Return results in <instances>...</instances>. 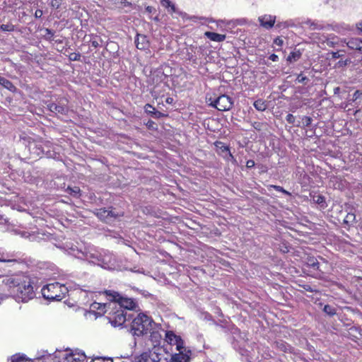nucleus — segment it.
Returning <instances> with one entry per match:
<instances>
[{"mask_svg":"<svg viewBox=\"0 0 362 362\" xmlns=\"http://www.w3.org/2000/svg\"><path fill=\"white\" fill-rule=\"evenodd\" d=\"M3 284L9 294L18 301L27 302L35 296L30 279L21 280L19 278L7 276L4 279Z\"/></svg>","mask_w":362,"mask_h":362,"instance_id":"nucleus-1","label":"nucleus"},{"mask_svg":"<svg viewBox=\"0 0 362 362\" xmlns=\"http://www.w3.org/2000/svg\"><path fill=\"white\" fill-rule=\"evenodd\" d=\"M73 255L78 259H86L94 264H97L104 269H112L116 266V260L113 255L105 253L103 255H97L90 252H82L81 250H75L71 247Z\"/></svg>","mask_w":362,"mask_h":362,"instance_id":"nucleus-2","label":"nucleus"},{"mask_svg":"<svg viewBox=\"0 0 362 362\" xmlns=\"http://www.w3.org/2000/svg\"><path fill=\"white\" fill-rule=\"evenodd\" d=\"M157 327L153 320L145 313H139L132 321L130 332L134 337H141Z\"/></svg>","mask_w":362,"mask_h":362,"instance_id":"nucleus-3","label":"nucleus"},{"mask_svg":"<svg viewBox=\"0 0 362 362\" xmlns=\"http://www.w3.org/2000/svg\"><path fill=\"white\" fill-rule=\"evenodd\" d=\"M41 291L44 298L59 301L64 298L67 293V288L59 282H54L44 286Z\"/></svg>","mask_w":362,"mask_h":362,"instance_id":"nucleus-4","label":"nucleus"},{"mask_svg":"<svg viewBox=\"0 0 362 362\" xmlns=\"http://www.w3.org/2000/svg\"><path fill=\"white\" fill-rule=\"evenodd\" d=\"M105 294L109 298L112 304H116L117 308L127 310H133L137 307L136 303L130 298L123 297L118 292L105 290Z\"/></svg>","mask_w":362,"mask_h":362,"instance_id":"nucleus-5","label":"nucleus"},{"mask_svg":"<svg viewBox=\"0 0 362 362\" xmlns=\"http://www.w3.org/2000/svg\"><path fill=\"white\" fill-rule=\"evenodd\" d=\"M108 308L111 311L108 313L107 318L109 322L114 327L122 326L127 320L132 317L131 315L127 314V311L117 308L116 304L108 303Z\"/></svg>","mask_w":362,"mask_h":362,"instance_id":"nucleus-6","label":"nucleus"},{"mask_svg":"<svg viewBox=\"0 0 362 362\" xmlns=\"http://www.w3.org/2000/svg\"><path fill=\"white\" fill-rule=\"evenodd\" d=\"M209 102V105L216 108L219 111H228L230 110L233 105V99L227 95H221L216 99L211 97L206 98Z\"/></svg>","mask_w":362,"mask_h":362,"instance_id":"nucleus-7","label":"nucleus"},{"mask_svg":"<svg viewBox=\"0 0 362 362\" xmlns=\"http://www.w3.org/2000/svg\"><path fill=\"white\" fill-rule=\"evenodd\" d=\"M170 354L165 351L161 347L153 349L151 353L150 358L153 362H170Z\"/></svg>","mask_w":362,"mask_h":362,"instance_id":"nucleus-8","label":"nucleus"},{"mask_svg":"<svg viewBox=\"0 0 362 362\" xmlns=\"http://www.w3.org/2000/svg\"><path fill=\"white\" fill-rule=\"evenodd\" d=\"M96 216L101 219L102 221L109 223L112 221L113 219L116 218L118 216H120L121 214H116L112 209H99L97 210L95 213Z\"/></svg>","mask_w":362,"mask_h":362,"instance_id":"nucleus-9","label":"nucleus"},{"mask_svg":"<svg viewBox=\"0 0 362 362\" xmlns=\"http://www.w3.org/2000/svg\"><path fill=\"white\" fill-rule=\"evenodd\" d=\"M165 340L170 345H175L176 350L183 349V340L180 336L176 335L173 331H167L165 332Z\"/></svg>","mask_w":362,"mask_h":362,"instance_id":"nucleus-10","label":"nucleus"},{"mask_svg":"<svg viewBox=\"0 0 362 362\" xmlns=\"http://www.w3.org/2000/svg\"><path fill=\"white\" fill-rule=\"evenodd\" d=\"M179 352L170 356V362H189L190 361L191 351L183 349L177 350Z\"/></svg>","mask_w":362,"mask_h":362,"instance_id":"nucleus-11","label":"nucleus"},{"mask_svg":"<svg viewBox=\"0 0 362 362\" xmlns=\"http://www.w3.org/2000/svg\"><path fill=\"white\" fill-rule=\"evenodd\" d=\"M86 355L82 352H73L72 351H66L63 355V358L66 362H84Z\"/></svg>","mask_w":362,"mask_h":362,"instance_id":"nucleus-12","label":"nucleus"},{"mask_svg":"<svg viewBox=\"0 0 362 362\" xmlns=\"http://www.w3.org/2000/svg\"><path fill=\"white\" fill-rule=\"evenodd\" d=\"M161 327L160 325L157 324V327H154L151 330L148 331L150 333L149 340L151 341L153 349L157 348L162 339V334H160Z\"/></svg>","mask_w":362,"mask_h":362,"instance_id":"nucleus-13","label":"nucleus"},{"mask_svg":"<svg viewBox=\"0 0 362 362\" xmlns=\"http://www.w3.org/2000/svg\"><path fill=\"white\" fill-rule=\"evenodd\" d=\"M258 21L260 23V25L265 29H271L276 21V16L272 15H263L258 18Z\"/></svg>","mask_w":362,"mask_h":362,"instance_id":"nucleus-14","label":"nucleus"},{"mask_svg":"<svg viewBox=\"0 0 362 362\" xmlns=\"http://www.w3.org/2000/svg\"><path fill=\"white\" fill-rule=\"evenodd\" d=\"M48 108L53 113L61 114L63 115H66L69 111V108L67 106H66L65 105H62L60 103L57 104L54 103H51L48 105Z\"/></svg>","mask_w":362,"mask_h":362,"instance_id":"nucleus-15","label":"nucleus"},{"mask_svg":"<svg viewBox=\"0 0 362 362\" xmlns=\"http://www.w3.org/2000/svg\"><path fill=\"white\" fill-rule=\"evenodd\" d=\"M108 308V304L105 303H100L97 302H94L90 305L91 310L95 313V314H98L102 315L103 313H107L106 308Z\"/></svg>","mask_w":362,"mask_h":362,"instance_id":"nucleus-16","label":"nucleus"},{"mask_svg":"<svg viewBox=\"0 0 362 362\" xmlns=\"http://www.w3.org/2000/svg\"><path fill=\"white\" fill-rule=\"evenodd\" d=\"M347 46L362 53V40L358 38H351L346 42Z\"/></svg>","mask_w":362,"mask_h":362,"instance_id":"nucleus-17","label":"nucleus"},{"mask_svg":"<svg viewBox=\"0 0 362 362\" xmlns=\"http://www.w3.org/2000/svg\"><path fill=\"white\" fill-rule=\"evenodd\" d=\"M135 44L138 49H145L148 46V41L145 35H137V37L135 40Z\"/></svg>","mask_w":362,"mask_h":362,"instance_id":"nucleus-18","label":"nucleus"},{"mask_svg":"<svg viewBox=\"0 0 362 362\" xmlns=\"http://www.w3.org/2000/svg\"><path fill=\"white\" fill-rule=\"evenodd\" d=\"M205 36L211 40V41L214 42H223L226 40V35L218 34L214 32H206L204 33Z\"/></svg>","mask_w":362,"mask_h":362,"instance_id":"nucleus-19","label":"nucleus"},{"mask_svg":"<svg viewBox=\"0 0 362 362\" xmlns=\"http://www.w3.org/2000/svg\"><path fill=\"white\" fill-rule=\"evenodd\" d=\"M255 108L260 112L264 111L267 108V103L262 99H258L253 103Z\"/></svg>","mask_w":362,"mask_h":362,"instance_id":"nucleus-20","label":"nucleus"},{"mask_svg":"<svg viewBox=\"0 0 362 362\" xmlns=\"http://www.w3.org/2000/svg\"><path fill=\"white\" fill-rule=\"evenodd\" d=\"M0 85L4 86L5 88L9 90L10 91H15L16 87L8 79L4 77L0 76Z\"/></svg>","mask_w":362,"mask_h":362,"instance_id":"nucleus-21","label":"nucleus"},{"mask_svg":"<svg viewBox=\"0 0 362 362\" xmlns=\"http://www.w3.org/2000/svg\"><path fill=\"white\" fill-rule=\"evenodd\" d=\"M301 57L300 50H295L289 54L287 57V61L292 63L298 61Z\"/></svg>","mask_w":362,"mask_h":362,"instance_id":"nucleus-22","label":"nucleus"},{"mask_svg":"<svg viewBox=\"0 0 362 362\" xmlns=\"http://www.w3.org/2000/svg\"><path fill=\"white\" fill-rule=\"evenodd\" d=\"M356 223V215L354 213H348L344 219V223L350 226Z\"/></svg>","mask_w":362,"mask_h":362,"instance_id":"nucleus-23","label":"nucleus"},{"mask_svg":"<svg viewBox=\"0 0 362 362\" xmlns=\"http://www.w3.org/2000/svg\"><path fill=\"white\" fill-rule=\"evenodd\" d=\"M161 5L165 8H170L172 13H177L175 6L170 0H162Z\"/></svg>","mask_w":362,"mask_h":362,"instance_id":"nucleus-24","label":"nucleus"},{"mask_svg":"<svg viewBox=\"0 0 362 362\" xmlns=\"http://www.w3.org/2000/svg\"><path fill=\"white\" fill-rule=\"evenodd\" d=\"M312 118L310 117H308V116H303L302 117V125L299 123L298 124H296L297 127H301L303 128L304 127H309L311 123H312Z\"/></svg>","mask_w":362,"mask_h":362,"instance_id":"nucleus-25","label":"nucleus"},{"mask_svg":"<svg viewBox=\"0 0 362 362\" xmlns=\"http://www.w3.org/2000/svg\"><path fill=\"white\" fill-rule=\"evenodd\" d=\"M307 264L316 269H319V262L315 257H309L307 259Z\"/></svg>","mask_w":362,"mask_h":362,"instance_id":"nucleus-26","label":"nucleus"},{"mask_svg":"<svg viewBox=\"0 0 362 362\" xmlns=\"http://www.w3.org/2000/svg\"><path fill=\"white\" fill-rule=\"evenodd\" d=\"M66 191L69 194L74 197H78L79 196L80 189L78 187H68Z\"/></svg>","mask_w":362,"mask_h":362,"instance_id":"nucleus-27","label":"nucleus"},{"mask_svg":"<svg viewBox=\"0 0 362 362\" xmlns=\"http://www.w3.org/2000/svg\"><path fill=\"white\" fill-rule=\"evenodd\" d=\"M323 311L330 316H333L336 314L335 308L329 305H325L324 306Z\"/></svg>","mask_w":362,"mask_h":362,"instance_id":"nucleus-28","label":"nucleus"},{"mask_svg":"<svg viewBox=\"0 0 362 362\" xmlns=\"http://www.w3.org/2000/svg\"><path fill=\"white\" fill-rule=\"evenodd\" d=\"M144 108L145 111L151 115H160V112L156 111V109L150 104H146Z\"/></svg>","mask_w":362,"mask_h":362,"instance_id":"nucleus-29","label":"nucleus"},{"mask_svg":"<svg viewBox=\"0 0 362 362\" xmlns=\"http://www.w3.org/2000/svg\"><path fill=\"white\" fill-rule=\"evenodd\" d=\"M252 126L253 127V128L255 130H257L258 132H261L264 129V127H265L267 126V124L262 123V122H254L252 124Z\"/></svg>","mask_w":362,"mask_h":362,"instance_id":"nucleus-30","label":"nucleus"},{"mask_svg":"<svg viewBox=\"0 0 362 362\" xmlns=\"http://www.w3.org/2000/svg\"><path fill=\"white\" fill-rule=\"evenodd\" d=\"M64 0H49V5L52 8L58 9L62 4Z\"/></svg>","mask_w":362,"mask_h":362,"instance_id":"nucleus-31","label":"nucleus"},{"mask_svg":"<svg viewBox=\"0 0 362 362\" xmlns=\"http://www.w3.org/2000/svg\"><path fill=\"white\" fill-rule=\"evenodd\" d=\"M180 15L183 18H186V19H188V20H190V21H192L193 22H197L198 19H201L202 18H199L197 16H189L187 13H182V12H179Z\"/></svg>","mask_w":362,"mask_h":362,"instance_id":"nucleus-32","label":"nucleus"},{"mask_svg":"<svg viewBox=\"0 0 362 362\" xmlns=\"http://www.w3.org/2000/svg\"><path fill=\"white\" fill-rule=\"evenodd\" d=\"M11 362H33V361L25 359L24 358H23L21 356L14 355L11 357Z\"/></svg>","mask_w":362,"mask_h":362,"instance_id":"nucleus-33","label":"nucleus"},{"mask_svg":"<svg viewBox=\"0 0 362 362\" xmlns=\"http://www.w3.org/2000/svg\"><path fill=\"white\" fill-rule=\"evenodd\" d=\"M0 29L2 31H13L14 30V26L12 24H2L0 25Z\"/></svg>","mask_w":362,"mask_h":362,"instance_id":"nucleus-34","label":"nucleus"},{"mask_svg":"<svg viewBox=\"0 0 362 362\" xmlns=\"http://www.w3.org/2000/svg\"><path fill=\"white\" fill-rule=\"evenodd\" d=\"M362 98V92L360 90H356L353 94V98L350 100L349 102L351 104L353 102H356L358 99Z\"/></svg>","mask_w":362,"mask_h":362,"instance_id":"nucleus-35","label":"nucleus"},{"mask_svg":"<svg viewBox=\"0 0 362 362\" xmlns=\"http://www.w3.org/2000/svg\"><path fill=\"white\" fill-rule=\"evenodd\" d=\"M306 24L310 25L311 30H321L322 29V26L318 25L317 23L310 22V21L306 22Z\"/></svg>","mask_w":362,"mask_h":362,"instance_id":"nucleus-36","label":"nucleus"},{"mask_svg":"<svg viewBox=\"0 0 362 362\" xmlns=\"http://www.w3.org/2000/svg\"><path fill=\"white\" fill-rule=\"evenodd\" d=\"M270 187H272L274 188L275 190L278 191V192H281L286 195H291V193L288 191H286V189H284L281 186H279V185H270Z\"/></svg>","mask_w":362,"mask_h":362,"instance_id":"nucleus-37","label":"nucleus"},{"mask_svg":"<svg viewBox=\"0 0 362 362\" xmlns=\"http://www.w3.org/2000/svg\"><path fill=\"white\" fill-rule=\"evenodd\" d=\"M81 57L80 53L73 52L69 54V58L71 61H80Z\"/></svg>","mask_w":362,"mask_h":362,"instance_id":"nucleus-38","label":"nucleus"},{"mask_svg":"<svg viewBox=\"0 0 362 362\" xmlns=\"http://www.w3.org/2000/svg\"><path fill=\"white\" fill-rule=\"evenodd\" d=\"M296 81L300 83H306V82L308 81V78L300 74L297 76Z\"/></svg>","mask_w":362,"mask_h":362,"instance_id":"nucleus-39","label":"nucleus"},{"mask_svg":"<svg viewBox=\"0 0 362 362\" xmlns=\"http://www.w3.org/2000/svg\"><path fill=\"white\" fill-rule=\"evenodd\" d=\"M276 345L278 347L284 352H286L288 350V345L287 344H284L283 342H277Z\"/></svg>","mask_w":362,"mask_h":362,"instance_id":"nucleus-40","label":"nucleus"},{"mask_svg":"<svg viewBox=\"0 0 362 362\" xmlns=\"http://www.w3.org/2000/svg\"><path fill=\"white\" fill-rule=\"evenodd\" d=\"M91 362H113L112 358L98 357L91 361Z\"/></svg>","mask_w":362,"mask_h":362,"instance_id":"nucleus-41","label":"nucleus"},{"mask_svg":"<svg viewBox=\"0 0 362 362\" xmlns=\"http://www.w3.org/2000/svg\"><path fill=\"white\" fill-rule=\"evenodd\" d=\"M286 119L289 124H293L295 123L296 117L292 114H288Z\"/></svg>","mask_w":362,"mask_h":362,"instance_id":"nucleus-42","label":"nucleus"},{"mask_svg":"<svg viewBox=\"0 0 362 362\" xmlns=\"http://www.w3.org/2000/svg\"><path fill=\"white\" fill-rule=\"evenodd\" d=\"M223 151H228V153H229V157H230V160H232L233 163L236 162L235 158H234V156L230 152L229 148L228 146H224L223 149Z\"/></svg>","mask_w":362,"mask_h":362,"instance_id":"nucleus-43","label":"nucleus"},{"mask_svg":"<svg viewBox=\"0 0 362 362\" xmlns=\"http://www.w3.org/2000/svg\"><path fill=\"white\" fill-rule=\"evenodd\" d=\"M274 44H275L277 46L281 47L284 44V40L281 37H278L274 39Z\"/></svg>","mask_w":362,"mask_h":362,"instance_id":"nucleus-44","label":"nucleus"},{"mask_svg":"<svg viewBox=\"0 0 362 362\" xmlns=\"http://www.w3.org/2000/svg\"><path fill=\"white\" fill-rule=\"evenodd\" d=\"M315 202L317 204H321L325 202V197L323 196L318 195L316 197Z\"/></svg>","mask_w":362,"mask_h":362,"instance_id":"nucleus-45","label":"nucleus"},{"mask_svg":"<svg viewBox=\"0 0 362 362\" xmlns=\"http://www.w3.org/2000/svg\"><path fill=\"white\" fill-rule=\"evenodd\" d=\"M330 54H332V58L334 59H339L341 57V54H339V52H332Z\"/></svg>","mask_w":362,"mask_h":362,"instance_id":"nucleus-46","label":"nucleus"},{"mask_svg":"<svg viewBox=\"0 0 362 362\" xmlns=\"http://www.w3.org/2000/svg\"><path fill=\"white\" fill-rule=\"evenodd\" d=\"M42 14H43V12H42V10H40V9H37V10L35 11V12L34 16H35V17L36 18H41V17H42Z\"/></svg>","mask_w":362,"mask_h":362,"instance_id":"nucleus-47","label":"nucleus"},{"mask_svg":"<svg viewBox=\"0 0 362 362\" xmlns=\"http://www.w3.org/2000/svg\"><path fill=\"white\" fill-rule=\"evenodd\" d=\"M45 33L49 36V39H52L54 36V32L49 28L45 29Z\"/></svg>","mask_w":362,"mask_h":362,"instance_id":"nucleus-48","label":"nucleus"},{"mask_svg":"<svg viewBox=\"0 0 362 362\" xmlns=\"http://www.w3.org/2000/svg\"><path fill=\"white\" fill-rule=\"evenodd\" d=\"M255 163L253 160H248L246 163V167L247 168H252L255 166Z\"/></svg>","mask_w":362,"mask_h":362,"instance_id":"nucleus-49","label":"nucleus"},{"mask_svg":"<svg viewBox=\"0 0 362 362\" xmlns=\"http://www.w3.org/2000/svg\"><path fill=\"white\" fill-rule=\"evenodd\" d=\"M269 59L270 60H272V62H277L278 59H279V57L278 55L275 54H272L269 57Z\"/></svg>","mask_w":362,"mask_h":362,"instance_id":"nucleus-50","label":"nucleus"},{"mask_svg":"<svg viewBox=\"0 0 362 362\" xmlns=\"http://www.w3.org/2000/svg\"><path fill=\"white\" fill-rule=\"evenodd\" d=\"M0 262H16V260L0 257Z\"/></svg>","mask_w":362,"mask_h":362,"instance_id":"nucleus-51","label":"nucleus"},{"mask_svg":"<svg viewBox=\"0 0 362 362\" xmlns=\"http://www.w3.org/2000/svg\"><path fill=\"white\" fill-rule=\"evenodd\" d=\"M91 45L94 47H98L99 46V43L97 40H92L90 41Z\"/></svg>","mask_w":362,"mask_h":362,"instance_id":"nucleus-52","label":"nucleus"},{"mask_svg":"<svg viewBox=\"0 0 362 362\" xmlns=\"http://www.w3.org/2000/svg\"><path fill=\"white\" fill-rule=\"evenodd\" d=\"M348 62H349V60L339 61V64H340V66H346V65H347Z\"/></svg>","mask_w":362,"mask_h":362,"instance_id":"nucleus-53","label":"nucleus"},{"mask_svg":"<svg viewBox=\"0 0 362 362\" xmlns=\"http://www.w3.org/2000/svg\"><path fill=\"white\" fill-rule=\"evenodd\" d=\"M340 92V88L339 87H336L334 88V93L336 95V94H339Z\"/></svg>","mask_w":362,"mask_h":362,"instance_id":"nucleus-54","label":"nucleus"},{"mask_svg":"<svg viewBox=\"0 0 362 362\" xmlns=\"http://www.w3.org/2000/svg\"><path fill=\"white\" fill-rule=\"evenodd\" d=\"M357 28L362 31V22L357 24Z\"/></svg>","mask_w":362,"mask_h":362,"instance_id":"nucleus-55","label":"nucleus"},{"mask_svg":"<svg viewBox=\"0 0 362 362\" xmlns=\"http://www.w3.org/2000/svg\"><path fill=\"white\" fill-rule=\"evenodd\" d=\"M153 124H154V122L153 121H148V122L147 123V125L148 127H152Z\"/></svg>","mask_w":362,"mask_h":362,"instance_id":"nucleus-56","label":"nucleus"},{"mask_svg":"<svg viewBox=\"0 0 362 362\" xmlns=\"http://www.w3.org/2000/svg\"><path fill=\"white\" fill-rule=\"evenodd\" d=\"M146 9L148 12L151 13L152 11L153 8L151 6H147Z\"/></svg>","mask_w":362,"mask_h":362,"instance_id":"nucleus-57","label":"nucleus"},{"mask_svg":"<svg viewBox=\"0 0 362 362\" xmlns=\"http://www.w3.org/2000/svg\"><path fill=\"white\" fill-rule=\"evenodd\" d=\"M308 288H305L307 291H311L310 287L309 286H307Z\"/></svg>","mask_w":362,"mask_h":362,"instance_id":"nucleus-58","label":"nucleus"},{"mask_svg":"<svg viewBox=\"0 0 362 362\" xmlns=\"http://www.w3.org/2000/svg\"><path fill=\"white\" fill-rule=\"evenodd\" d=\"M173 100L172 98H168V99L166 100V102H167V103H170V100Z\"/></svg>","mask_w":362,"mask_h":362,"instance_id":"nucleus-59","label":"nucleus"},{"mask_svg":"<svg viewBox=\"0 0 362 362\" xmlns=\"http://www.w3.org/2000/svg\"><path fill=\"white\" fill-rule=\"evenodd\" d=\"M173 100L172 98H168V99L166 100V102H167V103H170V100Z\"/></svg>","mask_w":362,"mask_h":362,"instance_id":"nucleus-60","label":"nucleus"},{"mask_svg":"<svg viewBox=\"0 0 362 362\" xmlns=\"http://www.w3.org/2000/svg\"><path fill=\"white\" fill-rule=\"evenodd\" d=\"M189 60L193 59V57H192V56L189 57Z\"/></svg>","mask_w":362,"mask_h":362,"instance_id":"nucleus-61","label":"nucleus"},{"mask_svg":"<svg viewBox=\"0 0 362 362\" xmlns=\"http://www.w3.org/2000/svg\"><path fill=\"white\" fill-rule=\"evenodd\" d=\"M329 44L332 45V42H327V45H329Z\"/></svg>","mask_w":362,"mask_h":362,"instance_id":"nucleus-62","label":"nucleus"}]
</instances>
